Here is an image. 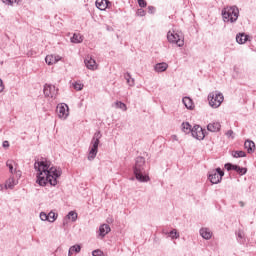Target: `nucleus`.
Instances as JSON below:
<instances>
[{"instance_id":"obj_27","label":"nucleus","mask_w":256,"mask_h":256,"mask_svg":"<svg viewBox=\"0 0 256 256\" xmlns=\"http://www.w3.org/2000/svg\"><path fill=\"white\" fill-rule=\"evenodd\" d=\"M234 171H236V173H238V175H246L247 174V168H243L239 165H236Z\"/></svg>"},{"instance_id":"obj_20","label":"nucleus","mask_w":256,"mask_h":256,"mask_svg":"<svg viewBox=\"0 0 256 256\" xmlns=\"http://www.w3.org/2000/svg\"><path fill=\"white\" fill-rule=\"evenodd\" d=\"M183 133H186V135H189V133H193V128L189 122H183L181 124Z\"/></svg>"},{"instance_id":"obj_33","label":"nucleus","mask_w":256,"mask_h":256,"mask_svg":"<svg viewBox=\"0 0 256 256\" xmlns=\"http://www.w3.org/2000/svg\"><path fill=\"white\" fill-rule=\"evenodd\" d=\"M70 251L74 253H80L81 252V246L80 245H74L70 248Z\"/></svg>"},{"instance_id":"obj_22","label":"nucleus","mask_w":256,"mask_h":256,"mask_svg":"<svg viewBox=\"0 0 256 256\" xmlns=\"http://www.w3.org/2000/svg\"><path fill=\"white\" fill-rule=\"evenodd\" d=\"M67 219H71V221L73 222V223H75V221H77V212H75V211H70L68 214H67V216H66V219H64V221H63V225H65L67 222Z\"/></svg>"},{"instance_id":"obj_10","label":"nucleus","mask_w":256,"mask_h":256,"mask_svg":"<svg viewBox=\"0 0 256 256\" xmlns=\"http://www.w3.org/2000/svg\"><path fill=\"white\" fill-rule=\"evenodd\" d=\"M43 91L45 97H51V99H53V97L57 96V90L55 89V86L51 84H45Z\"/></svg>"},{"instance_id":"obj_23","label":"nucleus","mask_w":256,"mask_h":256,"mask_svg":"<svg viewBox=\"0 0 256 256\" xmlns=\"http://www.w3.org/2000/svg\"><path fill=\"white\" fill-rule=\"evenodd\" d=\"M71 43H83V35L80 33H74L71 37Z\"/></svg>"},{"instance_id":"obj_15","label":"nucleus","mask_w":256,"mask_h":256,"mask_svg":"<svg viewBox=\"0 0 256 256\" xmlns=\"http://www.w3.org/2000/svg\"><path fill=\"white\" fill-rule=\"evenodd\" d=\"M45 61L47 65H55V63H59V61H61V58L60 56L47 55L45 57Z\"/></svg>"},{"instance_id":"obj_48","label":"nucleus","mask_w":256,"mask_h":256,"mask_svg":"<svg viewBox=\"0 0 256 256\" xmlns=\"http://www.w3.org/2000/svg\"><path fill=\"white\" fill-rule=\"evenodd\" d=\"M3 82V80L0 79V83Z\"/></svg>"},{"instance_id":"obj_43","label":"nucleus","mask_w":256,"mask_h":256,"mask_svg":"<svg viewBox=\"0 0 256 256\" xmlns=\"http://www.w3.org/2000/svg\"><path fill=\"white\" fill-rule=\"evenodd\" d=\"M5 90V85H3V82H0V93H3Z\"/></svg>"},{"instance_id":"obj_4","label":"nucleus","mask_w":256,"mask_h":256,"mask_svg":"<svg viewBox=\"0 0 256 256\" xmlns=\"http://www.w3.org/2000/svg\"><path fill=\"white\" fill-rule=\"evenodd\" d=\"M101 137L103 135L101 134V131H97L94 133V136L91 140V147L88 154V161H93L97 157V153L99 152V143L101 140Z\"/></svg>"},{"instance_id":"obj_12","label":"nucleus","mask_w":256,"mask_h":256,"mask_svg":"<svg viewBox=\"0 0 256 256\" xmlns=\"http://www.w3.org/2000/svg\"><path fill=\"white\" fill-rule=\"evenodd\" d=\"M207 131L210 133H219L221 131V123L219 122H211L207 125Z\"/></svg>"},{"instance_id":"obj_35","label":"nucleus","mask_w":256,"mask_h":256,"mask_svg":"<svg viewBox=\"0 0 256 256\" xmlns=\"http://www.w3.org/2000/svg\"><path fill=\"white\" fill-rule=\"evenodd\" d=\"M40 219H41V221H48V219H49L48 214L45 212H41Z\"/></svg>"},{"instance_id":"obj_36","label":"nucleus","mask_w":256,"mask_h":256,"mask_svg":"<svg viewBox=\"0 0 256 256\" xmlns=\"http://www.w3.org/2000/svg\"><path fill=\"white\" fill-rule=\"evenodd\" d=\"M138 5L141 7V9L147 7V1L145 0H138Z\"/></svg>"},{"instance_id":"obj_9","label":"nucleus","mask_w":256,"mask_h":256,"mask_svg":"<svg viewBox=\"0 0 256 256\" xmlns=\"http://www.w3.org/2000/svg\"><path fill=\"white\" fill-rule=\"evenodd\" d=\"M57 112L59 119L69 117V106L65 103L60 104L57 106Z\"/></svg>"},{"instance_id":"obj_2","label":"nucleus","mask_w":256,"mask_h":256,"mask_svg":"<svg viewBox=\"0 0 256 256\" xmlns=\"http://www.w3.org/2000/svg\"><path fill=\"white\" fill-rule=\"evenodd\" d=\"M133 173L135 178L140 183H147L150 178L149 175L145 174V158L142 156H138L135 159V165L133 166Z\"/></svg>"},{"instance_id":"obj_47","label":"nucleus","mask_w":256,"mask_h":256,"mask_svg":"<svg viewBox=\"0 0 256 256\" xmlns=\"http://www.w3.org/2000/svg\"><path fill=\"white\" fill-rule=\"evenodd\" d=\"M72 252H73V251H71V249H69L68 255L71 256V253H72Z\"/></svg>"},{"instance_id":"obj_17","label":"nucleus","mask_w":256,"mask_h":256,"mask_svg":"<svg viewBox=\"0 0 256 256\" xmlns=\"http://www.w3.org/2000/svg\"><path fill=\"white\" fill-rule=\"evenodd\" d=\"M200 235L203 239H206V241H209V239L213 237V233L211 232V230H209V228H201Z\"/></svg>"},{"instance_id":"obj_39","label":"nucleus","mask_w":256,"mask_h":256,"mask_svg":"<svg viewBox=\"0 0 256 256\" xmlns=\"http://www.w3.org/2000/svg\"><path fill=\"white\" fill-rule=\"evenodd\" d=\"M92 255L93 256H103V251L96 249V250L92 251Z\"/></svg>"},{"instance_id":"obj_25","label":"nucleus","mask_w":256,"mask_h":256,"mask_svg":"<svg viewBox=\"0 0 256 256\" xmlns=\"http://www.w3.org/2000/svg\"><path fill=\"white\" fill-rule=\"evenodd\" d=\"M232 157H234L235 159H239L241 157H247V153H245V151L243 150L232 151Z\"/></svg>"},{"instance_id":"obj_24","label":"nucleus","mask_w":256,"mask_h":256,"mask_svg":"<svg viewBox=\"0 0 256 256\" xmlns=\"http://www.w3.org/2000/svg\"><path fill=\"white\" fill-rule=\"evenodd\" d=\"M237 241L240 243V245H245V233L241 230L237 233Z\"/></svg>"},{"instance_id":"obj_32","label":"nucleus","mask_w":256,"mask_h":256,"mask_svg":"<svg viewBox=\"0 0 256 256\" xmlns=\"http://www.w3.org/2000/svg\"><path fill=\"white\" fill-rule=\"evenodd\" d=\"M236 166H237L236 164H231V163H226L224 165L225 169H227L228 171H235Z\"/></svg>"},{"instance_id":"obj_19","label":"nucleus","mask_w":256,"mask_h":256,"mask_svg":"<svg viewBox=\"0 0 256 256\" xmlns=\"http://www.w3.org/2000/svg\"><path fill=\"white\" fill-rule=\"evenodd\" d=\"M249 39V36L245 35V33H240L236 35V41L239 43V45H243L247 43V40Z\"/></svg>"},{"instance_id":"obj_28","label":"nucleus","mask_w":256,"mask_h":256,"mask_svg":"<svg viewBox=\"0 0 256 256\" xmlns=\"http://www.w3.org/2000/svg\"><path fill=\"white\" fill-rule=\"evenodd\" d=\"M5 187H6V189H13L15 187V178H9L6 181Z\"/></svg>"},{"instance_id":"obj_41","label":"nucleus","mask_w":256,"mask_h":256,"mask_svg":"<svg viewBox=\"0 0 256 256\" xmlns=\"http://www.w3.org/2000/svg\"><path fill=\"white\" fill-rule=\"evenodd\" d=\"M156 9L154 6H148V13H150V15H153V13H155Z\"/></svg>"},{"instance_id":"obj_21","label":"nucleus","mask_w":256,"mask_h":256,"mask_svg":"<svg viewBox=\"0 0 256 256\" xmlns=\"http://www.w3.org/2000/svg\"><path fill=\"white\" fill-rule=\"evenodd\" d=\"M245 149H247L248 153H253L255 151V142L251 140H246L244 143Z\"/></svg>"},{"instance_id":"obj_42","label":"nucleus","mask_w":256,"mask_h":256,"mask_svg":"<svg viewBox=\"0 0 256 256\" xmlns=\"http://www.w3.org/2000/svg\"><path fill=\"white\" fill-rule=\"evenodd\" d=\"M226 136H227V137H233V130H228V131L226 132Z\"/></svg>"},{"instance_id":"obj_44","label":"nucleus","mask_w":256,"mask_h":256,"mask_svg":"<svg viewBox=\"0 0 256 256\" xmlns=\"http://www.w3.org/2000/svg\"><path fill=\"white\" fill-rule=\"evenodd\" d=\"M3 147H9V141H4L3 142Z\"/></svg>"},{"instance_id":"obj_18","label":"nucleus","mask_w":256,"mask_h":256,"mask_svg":"<svg viewBox=\"0 0 256 256\" xmlns=\"http://www.w3.org/2000/svg\"><path fill=\"white\" fill-rule=\"evenodd\" d=\"M109 3H111L109 0H96V7L97 9H100V11H105Z\"/></svg>"},{"instance_id":"obj_13","label":"nucleus","mask_w":256,"mask_h":256,"mask_svg":"<svg viewBox=\"0 0 256 256\" xmlns=\"http://www.w3.org/2000/svg\"><path fill=\"white\" fill-rule=\"evenodd\" d=\"M84 63L87 69H90V71H95V69H97V62L95 61V59L89 56L84 60Z\"/></svg>"},{"instance_id":"obj_46","label":"nucleus","mask_w":256,"mask_h":256,"mask_svg":"<svg viewBox=\"0 0 256 256\" xmlns=\"http://www.w3.org/2000/svg\"><path fill=\"white\" fill-rule=\"evenodd\" d=\"M172 139H173L174 141H177V135H173V136H172Z\"/></svg>"},{"instance_id":"obj_7","label":"nucleus","mask_w":256,"mask_h":256,"mask_svg":"<svg viewBox=\"0 0 256 256\" xmlns=\"http://www.w3.org/2000/svg\"><path fill=\"white\" fill-rule=\"evenodd\" d=\"M167 39L169 43H174V45H177L178 47H183V45H185V41L183 40V34L181 33L169 31L167 33Z\"/></svg>"},{"instance_id":"obj_6","label":"nucleus","mask_w":256,"mask_h":256,"mask_svg":"<svg viewBox=\"0 0 256 256\" xmlns=\"http://www.w3.org/2000/svg\"><path fill=\"white\" fill-rule=\"evenodd\" d=\"M223 93L221 92H212L208 95L209 105L213 107V109H217V107H221L223 103Z\"/></svg>"},{"instance_id":"obj_1","label":"nucleus","mask_w":256,"mask_h":256,"mask_svg":"<svg viewBox=\"0 0 256 256\" xmlns=\"http://www.w3.org/2000/svg\"><path fill=\"white\" fill-rule=\"evenodd\" d=\"M34 169L38 172L36 183L40 187H45L49 183L52 187L57 185V179L61 177V170H57V167L51 166V162L42 158L40 161L36 160L34 163Z\"/></svg>"},{"instance_id":"obj_29","label":"nucleus","mask_w":256,"mask_h":256,"mask_svg":"<svg viewBox=\"0 0 256 256\" xmlns=\"http://www.w3.org/2000/svg\"><path fill=\"white\" fill-rule=\"evenodd\" d=\"M56 220H57V213L50 211L48 214L49 223H55Z\"/></svg>"},{"instance_id":"obj_3","label":"nucleus","mask_w":256,"mask_h":256,"mask_svg":"<svg viewBox=\"0 0 256 256\" xmlns=\"http://www.w3.org/2000/svg\"><path fill=\"white\" fill-rule=\"evenodd\" d=\"M224 23H237L239 19V8L237 6H226L222 9Z\"/></svg>"},{"instance_id":"obj_38","label":"nucleus","mask_w":256,"mask_h":256,"mask_svg":"<svg viewBox=\"0 0 256 256\" xmlns=\"http://www.w3.org/2000/svg\"><path fill=\"white\" fill-rule=\"evenodd\" d=\"M6 165L9 168L10 173H13V162L11 160H8L6 162Z\"/></svg>"},{"instance_id":"obj_11","label":"nucleus","mask_w":256,"mask_h":256,"mask_svg":"<svg viewBox=\"0 0 256 256\" xmlns=\"http://www.w3.org/2000/svg\"><path fill=\"white\" fill-rule=\"evenodd\" d=\"M108 233H111V226L109 224L100 225L98 237L103 239Z\"/></svg>"},{"instance_id":"obj_40","label":"nucleus","mask_w":256,"mask_h":256,"mask_svg":"<svg viewBox=\"0 0 256 256\" xmlns=\"http://www.w3.org/2000/svg\"><path fill=\"white\" fill-rule=\"evenodd\" d=\"M6 5H13V3H19V0H2Z\"/></svg>"},{"instance_id":"obj_34","label":"nucleus","mask_w":256,"mask_h":256,"mask_svg":"<svg viewBox=\"0 0 256 256\" xmlns=\"http://www.w3.org/2000/svg\"><path fill=\"white\" fill-rule=\"evenodd\" d=\"M73 87L76 91H81L83 89V84L75 82Z\"/></svg>"},{"instance_id":"obj_26","label":"nucleus","mask_w":256,"mask_h":256,"mask_svg":"<svg viewBox=\"0 0 256 256\" xmlns=\"http://www.w3.org/2000/svg\"><path fill=\"white\" fill-rule=\"evenodd\" d=\"M124 79H126L128 85L130 87H133V85H135V79L131 78V73L127 72L125 75H124Z\"/></svg>"},{"instance_id":"obj_5","label":"nucleus","mask_w":256,"mask_h":256,"mask_svg":"<svg viewBox=\"0 0 256 256\" xmlns=\"http://www.w3.org/2000/svg\"><path fill=\"white\" fill-rule=\"evenodd\" d=\"M224 176L225 172L219 167L215 170L208 172V179L210 183H212V185H219V183H221V181L223 180Z\"/></svg>"},{"instance_id":"obj_8","label":"nucleus","mask_w":256,"mask_h":256,"mask_svg":"<svg viewBox=\"0 0 256 256\" xmlns=\"http://www.w3.org/2000/svg\"><path fill=\"white\" fill-rule=\"evenodd\" d=\"M206 133L207 131L203 129V127H201L200 125L196 124L192 127V137H194V139H197L198 141H203V139H205Z\"/></svg>"},{"instance_id":"obj_16","label":"nucleus","mask_w":256,"mask_h":256,"mask_svg":"<svg viewBox=\"0 0 256 256\" xmlns=\"http://www.w3.org/2000/svg\"><path fill=\"white\" fill-rule=\"evenodd\" d=\"M182 102L186 109H189L190 111H193V109H195V104H193V100L190 97H184L182 99Z\"/></svg>"},{"instance_id":"obj_14","label":"nucleus","mask_w":256,"mask_h":256,"mask_svg":"<svg viewBox=\"0 0 256 256\" xmlns=\"http://www.w3.org/2000/svg\"><path fill=\"white\" fill-rule=\"evenodd\" d=\"M168 68H169V64L165 62H160L154 66V71H156V73H163L167 71Z\"/></svg>"},{"instance_id":"obj_30","label":"nucleus","mask_w":256,"mask_h":256,"mask_svg":"<svg viewBox=\"0 0 256 256\" xmlns=\"http://www.w3.org/2000/svg\"><path fill=\"white\" fill-rule=\"evenodd\" d=\"M117 109H121L122 111H127V105L121 101H117L115 103Z\"/></svg>"},{"instance_id":"obj_31","label":"nucleus","mask_w":256,"mask_h":256,"mask_svg":"<svg viewBox=\"0 0 256 256\" xmlns=\"http://www.w3.org/2000/svg\"><path fill=\"white\" fill-rule=\"evenodd\" d=\"M169 237H171V239H179V232H177V229H173L172 231H170L168 233Z\"/></svg>"},{"instance_id":"obj_37","label":"nucleus","mask_w":256,"mask_h":256,"mask_svg":"<svg viewBox=\"0 0 256 256\" xmlns=\"http://www.w3.org/2000/svg\"><path fill=\"white\" fill-rule=\"evenodd\" d=\"M136 14L138 15V17H145L146 12H145V10L140 8L137 10Z\"/></svg>"},{"instance_id":"obj_45","label":"nucleus","mask_w":256,"mask_h":256,"mask_svg":"<svg viewBox=\"0 0 256 256\" xmlns=\"http://www.w3.org/2000/svg\"><path fill=\"white\" fill-rule=\"evenodd\" d=\"M240 207H245V203L243 201L239 202Z\"/></svg>"}]
</instances>
